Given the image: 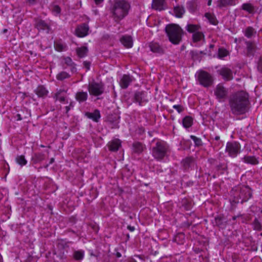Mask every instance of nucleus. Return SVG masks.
I'll list each match as a JSON object with an SVG mask.
<instances>
[{
	"label": "nucleus",
	"mask_w": 262,
	"mask_h": 262,
	"mask_svg": "<svg viewBox=\"0 0 262 262\" xmlns=\"http://www.w3.org/2000/svg\"><path fill=\"white\" fill-rule=\"evenodd\" d=\"M173 108L176 110L179 113L182 112L184 110V107L181 105H174L173 106Z\"/></svg>",
	"instance_id": "obj_48"
},
{
	"label": "nucleus",
	"mask_w": 262,
	"mask_h": 262,
	"mask_svg": "<svg viewBox=\"0 0 262 262\" xmlns=\"http://www.w3.org/2000/svg\"><path fill=\"white\" fill-rule=\"evenodd\" d=\"M257 69L258 71L262 72V56L260 57L258 64H257Z\"/></svg>",
	"instance_id": "obj_50"
},
{
	"label": "nucleus",
	"mask_w": 262,
	"mask_h": 262,
	"mask_svg": "<svg viewBox=\"0 0 262 262\" xmlns=\"http://www.w3.org/2000/svg\"><path fill=\"white\" fill-rule=\"evenodd\" d=\"M235 5V0H218L216 5L220 8Z\"/></svg>",
	"instance_id": "obj_26"
},
{
	"label": "nucleus",
	"mask_w": 262,
	"mask_h": 262,
	"mask_svg": "<svg viewBox=\"0 0 262 262\" xmlns=\"http://www.w3.org/2000/svg\"><path fill=\"white\" fill-rule=\"evenodd\" d=\"M242 160L245 163L251 165H257L259 163V161L255 156H245Z\"/></svg>",
	"instance_id": "obj_25"
},
{
	"label": "nucleus",
	"mask_w": 262,
	"mask_h": 262,
	"mask_svg": "<svg viewBox=\"0 0 262 262\" xmlns=\"http://www.w3.org/2000/svg\"><path fill=\"white\" fill-rule=\"evenodd\" d=\"M88 97V94L86 92H78L75 95L76 100L80 103L86 101Z\"/></svg>",
	"instance_id": "obj_27"
},
{
	"label": "nucleus",
	"mask_w": 262,
	"mask_h": 262,
	"mask_svg": "<svg viewBox=\"0 0 262 262\" xmlns=\"http://www.w3.org/2000/svg\"><path fill=\"white\" fill-rule=\"evenodd\" d=\"M193 119L190 116L185 117L182 120V124L184 127L187 128L192 125Z\"/></svg>",
	"instance_id": "obj_35"
},
{
	"label": "nucleus",
	"mask_w": 262,
	"mask_h": 262,
	"mask_svg": "<svg viewBox=\"0 0 262 262\" xmlns=\"http://www.w3.org/2000/svg\"><path fill=\"white\" fill-rule=\"evenodd\" d=\"M62 65L63 69H66L67 68H69L72 73H75L77 71L76 64L73 61L71 58L69 57H64L62 58Z\"/></svg>",
	"instance_id": "obj_12"
},
{
	"label": "nucleus",
	"mask_w": 262,
	"mask_h": 262,
	"mask_svg": "<svg viewBox=\"0 0 262 262\" xmlns=\"http://www.w3.org/2000/svg\"><path fill=\"white\" fill-rule=\"evenodd\" d=\"M252 196V191L250 188L247 186H244L237 190L234 194L233 202L235 204H242L247 202Z\"/></svg>",
	"instance_id": "obj_5"
},
{
	"label": "nucleus",
	"mask_w": 262,
	"mask_h": 262,
	"mask_svg": "<svg viewBox=\"0 0 262 262\" xmlns=\"http://www.w3.org/2000/svg\"><path fill=\"white\" fill-rule=\"evenodd\" d=\"M120 40L126 48H129L133 46V39L129 35L123 36Z\"/></svg>",
	"instance_id": "obj_24"
},
{
	"label": "nucleus",
	"mask_w": 262,
	"mask_h": 262,
	"mask_svg": "<svg viewBox=\"0 0 262 262\" xmlns=\"http://www.w3.org/2000/svg\"><path fill=\"white\" fill-rule=\"evenodd\" d=\"M212 223L214 226L219 228L224 229L227 224V221L224 216L220 215L215 217Z\"/></svg>",
	"instance_id": "obj_14"
},
{
	"label": "nucleus",
	"mask_w": 262,
	"mask_h": 262,
	"mask_svg": "<svg viewBox=\"0 0 262 262\" xmlns=\"http://www.w3.org/2000/svg\"><path fill=\"white\" fill-rule=\"evenodd\" d=\"M212 3V0H208L207 2L208 6H210Z\"/></svg>",
	"instance_id": "obj_62"
},
{
	"label": "nucleus",
	"mask_w": 262,
	"mask_h": 262,
	"mask_svg": "<svg viewBox=\"0 0 262 262\" xmlns=\"http://www.w3.org/2000/svg\"><path fill=\"white\" fill-rule=\"evenodd\" d=\"M127 228L131 232H133L135 230V227L134 226H130V225L127 226Z\"/></svg>",
	"instance_id": "obj_54"
},
{
	"label": "nucleus",
	"mask_w": 262,
	"mask_h": 262,
	"mask_svg": "<svg viewBox=\"0 0 262 262\" xmlns=\"http://www.w3.org/2000/svg\"><path fill=\"white\" fill-rule=\"evenodd\" d=\"M130 4L124 0H115L111 8V12L116 21L122 19L128 14Z\"/></svg>",
	"instance_id": "obj_2"
},
{
	"label": "nucleus",
	"mask_w": 262,
	"mask_h": 262,
	"mask_svg": "<svg viewBox=\"0 0 262 262\" xmlns=\"http://www.w3.org/2000/svg\"><path fill=\"white\" fill-rule=\"evenodd\" d=\"M50 9L55 15H57L60 13L61 8L56 3H53L50 6Z\"/></svg>",
	"instance_id": "obj_38"
},
{
	"label": "nucleus",
	"mask_w": 262,
	"mask_h": 262,
	"mask_svg": "<svg viewBox=\"0 0 262 262\" xmlns=\"http://www.w3.org/2000/svg\"><path fill=\"white\" fill-rule=\"evenodd\" d=\"M35 26L37 29L39 30H47V32H49V30H50L49 25L45 20L41 19L37 20Z\"/></svg>",
	"instance_id": "obj_28"
},
{
	"label": "nucleus",
	"mask_w": 262,
	"mask_h": 262,
	"mask_svg": "<svg viewBox=\"0 0 262 262\" xmlns=\"http://www.w3.org/2000/svg\"><path fill=\"white\" fill-rule=\"evenodd\" d=\"M16 117L17 118L16 120L17 121H20L22 120V118L21 117V115L19 114H17L16 115Z\"/></svg>",
	"instance_id": "obj_55"
},
{
	"label": "nucleus",
	"mask_w": 262,
	"mask_h": 262,
	"mask_svg": "<svg viewBox=\"0 0 262 262\" xmlns=\"http://www.w3.org/2000/svg\"><path fill=\"white\" fill-rule=\"evenodd\" d=\"M104 85L102 83L92 82L89 84L88 90L90 95L98 96L104 92Z\"/></svg>",
	"instance_id": "obj_9"
},
{
	"label": "nucleus",
	"mask_w": 262,
	"mask_h": 262,
	"mask_svg": "<svg viewBox=\"0 0 262 262\" xmlns=\"http://www.w3.org/2000/svg\"><path fill=\"white\" fill-rule=\"evenodd\" d=\"M96 4H99L101 3H102L103 0H94Z\"/></svg>",
	"instance_id": "obj_58"
},
{
	"label": "nucleus",
	"mask_w": 262,
	"mask_h": 262,
	"mask_svg": "<svg viewBox=\"0 0 262 262\" xmlns=\"http://www.w3.org/2000/svg\"><path fill=\"white\" fill-rule=\"evenodd\" d=\"M198 80L200 83L204 87L210 86L213 81L212 76L208 72L202 71L198 75Z\"/></svg>",
	"instance_id": "obj_8"
},
{
	"label": "nucleus",
	"mask_w": 262,
	"mask_h": 262,
	"mask_svg": "<svg viewBox=\"0 0 262 262\" xmlns=\"http://www.w3.org/2000/svg\"><path fill=\"white\" fill-rule=\"evenodd\" d=\"M173 241L178 244H183L185 241V235L183 233H178L173 238Z\"/></svg>",
	"instance_id": "obj_36"
},
{
	"label": "nucleus",
	"mask_w": 262,
	"mask_h": 262,
	"mask_svg": "<svg viewBox=\"0 0 262 262\" xmlns=\"http://www.w3.org/2000/svg\"><path fill=\"white\" fill-rule=\"evenodd\" d=\"M249 104V95L243 91L235 93L229 99L231 112L235 115L245 114L248 111Z\"/></svg>",
	"instance_id": "obj_1"
},
{
	"label": "nucleus",
	"mask_w": 262,
	"mask_h": 262,
	"mask_svg": "<svg viewBox=\"0 0 262 262\" xmlns=\"http://www.w3.org/2000/svg\"><path fill=\"white\" fill-rule=\"evenodd\" d=\"M165 0H153L152 7L157 10H162L164 9V4Z\"/></svg>",
	"instance_id": "obj_30"
},
{
	"label": "nucleus",
	"mask_w": 262,
	"mask_h": 262,
	"mask_svg": "<svg viewBox=\"0 0 262 262\" xmlns=\"http://www.w3.org/2000/svg\"><path fill=\"white\" fill-rule=\"evenodd\" d=\"M255 33H256V31L252 27H247L245 31V35L248 38H251Z\"/></svg>",
	"instance_id": "obj_44"
},
{
	"label": "nucleus",
	"mask_w": 262,
	"mask_h": 262,
	"mask_svg": "<svg viewBox=\"0 0 262 262\" xmlns=\"http://www.w3.org/2000/svg\"><path fill=\"white\" fill-rule=\"evenodd\" d=\"M183 206L184 207L186 210H189L191 208V204L187 202L186 200H184L183 202Z\"/></svg>",
	"instance_id": "obj_49"
},
{
	"label": "nucleus",
	"mask_w": 262,
	"mask_h": 262,
	"mask_svg": "<svg viewBox=\"0 0 262 262\" xmlns=\"http://www.w3.org/2000/svg\"><path fill=\"white\" fill-rule=\"evenodd\" d=\"M69 106H70V108H73L74 107V103H73V102H71L70 103V104H69Z\"/></svg>",
	"instance_id": "obj_60"
},
{
	"label": "nucleus",
	"mask_w": 262,
	"mask_h": 262,
	"mask_svg": "<svg viewBox=\"0 0 262 262\" xmlns=\"http://www.w3.org/2000/svg\"><path fill=\"white\" fill-rule=\"evenodd\" d=\"M214 139L216 141L219 140L220 139V137L218 136H216L215 137Z\"/></svg>",
	"instance_id": "obj_63"
},
{
	"label": "nucleus",
	"mask_w": 262,
	"mask_h": 262,
	"mask_svg": "<svg viewBox=\"0 0 262 262\" xmlns=\"http://www.w3.org/2000/svg\"><path fill=\"white\" fill-rule=\"evenodd\" d=\"M35 93L38 96V97L45 98L48 94V91L46 88L42 85H38L37 88L34 90Z\"/></svg>",
	"instance_id": "obj_20"
},
{
	"label": "nucleus",
	"mask_w": 262,
	"mask_h": 262,
	"mask_svg": "<svg viewBox=\"0 0 262 262\" xmlns=\"http://www.w3.org/2000/svg\"><path fill=\"white\" fill-rule=\"evenodd\" d=\"M226 152L231 158L236 157L241 152V145L238 142H228L226 144Z\"/></svg>",
	"instance_id": "obj_6"
},
{
	"label": "nucleus",
	"mask_w": 262,
	"mask_h": 262,
	"mask_svg": "<svg viewBox=\"0 0 262 262\" xmlns=\"http://www.w3.org/2000/svg\"><path fill=\"white\" fill-rule=\"evenodd\" d=\"M190 138L194 141L195 146H200L202 145V140L195 136H190Z\"/></svg>",
	"instance_id": "obj_46"
},
{
	"label": "nucleus",
	"mask_w": 262,
	"mask_h": 262,
	"mask_svg": "<svg viewBox=\"0 0 262 262\" xmlns=\"http://www.w3.org/2000/svg\"><path fill=\"white\" fill-rule=\"evenodd\" d=\"M133 101L140 106L144 105L148 101L147 93L144 91H137L134 93Z\"/></svg>",
	"instance_id": "obj_10"
},
{
	"label": "nucleus",
	"mask_w": 262,
	"mask_h": 262,
	"mask_svg": "<svg viewBox=\"0 0 262 262\" xmlns=\"http://www.w3.org/2000/svg\"><path fill=\"white\" fill-rule=\"evenodd\" d=\"M38 0H25L26 4L28 5H34L38 2Z\"/></svg>",
	"instance_id": "obj_51"
},
{
	"label": "nucleus",
	"mask_w": 262,
	"mask_h": 262,
	"mask_svg": "<svg viewBox=\"0 0 262 262\" xmlns=\"http://www.w3.org/2000/svg\"><path fill=\"white\" fill-rule=\"evenodd\" d=\"M16 161L17 163L21 166L26 165L27 163V161L26 160L25 156L23 155L17 156L16 157Z\"/></svg>",
	"instance_id": "obj_41"
},
{
	"label": "nucleus",
	"mask_w": 262,
	"mask_h": 262,
	"mask_svg": "<svg viewBox=\"0 0 262 262\" xmlns=\"http://www.w3.org/2000/svg\"><path fill=\"white\" fill-rule=\"evenodd\" d=\"M133 81V77L129 75H123L120 80V85L121 88L126 89Z\"/></svg>",
	"instance_id": "obj_16"
},
{
	"label": "nucleus",
	"mask_w": 262,
	"mask_h": 262,
	"mask_svg": "<svg viewBox=\"0 0 262 262\" xmlns=\"http://www.w3.org/2000/svg\"><path fill=\"white\" fill-rule=\"evenodd\" d=\"M204 38V35L203 33L199 31L192 35V39L193 41L194 42H197L201 41L202 39Z\"/></svg>",
	"instance_id": "obj_37"
},
{
	"label": "nucleus",
	"mask_w": 262,
	"mask_h": 262,
	"mask_svg": "<svg viewBox=\"0 0 262 262\" xmlns=\"http://www.w3.org/2000/svg\"><path fill=\"white\" fill-rule=\"evenodd\" d=\"M121 141L118 139H115L109 142L107 146L110 151L115 152L118 150L121 146Z\"/></svg>",
	"instance_id": "obj_17"
},
{
	"label": "nucleus",
	"mask_w": 262,
	"mask_h": 262,
	"mask_svg": "<svg viewBox=\"0 0 262 262\" xmlns=\"http://www.w3.org/2000/svg\"><path fill=\"white\" fill-rule=\"evenodd\" d=\"M214 93L220 102H224L228 95V90L222 84L220 83L216 86Z\"/></svg>",
	"instance_id": "obj_7"
},
{
	"label": "nucleus",
	"mask_w": 262,
	"mask_h": 262,
	"mask_svg": "<svg viewBox=\"0 0 262 262\" xmlns=\"http://www.w3.org/2000/svg\"><path fill=\"white\" fill-rule=\"evenodd\" d=\"M149 47L151 51L158 54L164 53L163 48L157 42H152L149 43Z\"/></svg>",
	"instance_id": "obj_21"
},
{
	"label": "nucleus",
	"mask_w": 262,
	"mask_h": 262,
	"mask_svg": "<svg viewBox=\"0 0 262 262\" xmlns=\"http://www.w3.org/2000/svg\"><path fill=\"white\" fill-rule=\"evenodd\" d=\"M185 29L189 33L194 34L200 31L201 27L198 25L188 24Z\"/></svg>",
	"instance_id": "obj_34"
},
{
	"label": "nucleus",
	"mask_w": 262,
	"mask_h": 262,
	"mask_svg": "<svg viewBox=\"0 0 262 262\" xmlns=\"http://www.w3.org/2000/svg\"><path fill=\"white\" fill-rule=\"evenodd\" d=\"M217 168L219 170H220V169L224 170L226 168V166L225 164H219V165H217Z\"/></svg>",
	"instance_id": "obj_53"
},
{
	"label": "nucleus",
	"mask_w": 262,
	"mask_h": 262,
	"mask_svg": "<svg viewBox=\"0 0 262 262\" xmlns=\"http://www.w3.org/2000/svg\"><path fill=\"white\" fill-rule=\"evenodd\" d=\"M209 161L210 163L213 164L215 161V160H214L213 159H209Z\"/></svg>",
	"instance_id": "obj_59"
},
{
	"label": "nucleus",
	"mask_w": 262,
	"mask_h": 262,
	"mask_svg": "<svg viewBox=\"0 0 262 262\" xmlns=\"http://www.w3.org/2000/svg\"><path fill=\"white\" fill-rule=\"evenodd\" d=\"M145 146L139 142H135L133 144V151L134 153L140 154L145 149Z\"/></svg>",
	"instance_id": "obj_23"
},
{
	"label": "nucleus",
	"mask_w": 262,
	"mask_h": 262,
	"mask_svg": "<svg viewBox=\"0 0 262 262\" xmlns=\"http://www.w3.org/2000/svg\"><path fill=\"white\" fill-rule=\"evenodd\" d=\"M83 65L86 68L87 70L90 69V62L89 61H84L83 62Z\"/></svg>",
	"instance_id": "obj_52"
},
{
	"label": "nucleus",
	"mask_w": 262,
	"mask_h": 262,
	"mask_svg": "<svg viewBox=\"0 0 262 262\" xmlns=\"http://www.w3.org/2000/svg\"><path fill=\"white\" fill-rule=\"evenodd\" d=\"M253 229L257 231L262 230V224L257 218H255L253 222Z\"/></svg>",
	"instance_id": "obj_42"
},
{
	"label": "nucleus",
	"mask_w": 262,
	"mask_h": 262,
	"mask_svg": "<svg viewBox=\"0 0 262 262\" xmlns=\"http://www.w3.org/2000/svg\"><path fill=\"white\" fill-rule=\"evenodd\" d=\"M55 49L56 51L61 52L64 50L65 46L59 42H55L54 45Z\"/></svg>",
	"instance_id": "obj_47"
},
{
	"label": "nucleus",
	"mask_w": 262,
	"mask_h": 262,
	"mask_svg": "<svg viewBox=\"0 0 262 262\" xmlns=\"http://www.w3.org/2000/svg\"><path fill=\"white\" fill-rule=\"evenodd\" d=\"M165 32L169 40L173 45H179L182 41L183 31L176 24H169L165 27Z\"/></svg>",
	"instance_id": "obj_3"
},
{
	"label": "nucleus",
	"mask_w": 262,
	"mask_h": 262,
	"mask_svg": "<svg viewBox=\"0 0 262 262\" xmlns=\"http://www.w3.org/2000/svg\"><path fill=\"white\" fill-rule=\"evenodd\" d=\"M89 27L85 23L82 24L78 26L75 30L76 35L79 37H83L88 34Z\"/></svg>",
	"instance_id": "obj_13"
},
{
	"label": "nucleus",
	"mask_w": 262,
	"mask_h": 262,
	"mask_svg": "<svg viewBox=\"0 0 262 262\" xmlns=\"http://www.w3.org/2000/svg\"><path fill=\"white\" fill-rule=\"evenodd\" d=\"M84 252L82 250L75 251L73 253V257L75 260H81L83 258Z\"/></svg>",
	"instance_id": "obj_40"
},
{
	"label": "nucleus",
	"mask_w": 262,
	"mask_h": 262,
	"mask_svg": "<svg viewBox=\"0 0 262 262\" xmlns=\"http://www.w3.org/2000/svg\"><path fill=\"white\" fill-rule=\"evenodd\" d=\"M8 31V30L7 29H4L3 30V33H7Z\"/></svg>",
	"instance_id": "obj_64"
},
{
	"label": "nucleus",
	"mask_w": 262,
	"mask_h": 262,
	"mask_svg": "<svg viewBox=\"0 0 262 262\" xmlns=\"http://www.w3.org/2000/svg\"><path fill=\"white\" fill-rule=\"evenodd\" d=\"M229 52L224 48H219L218 50V57L223 59L229 55Z\"/></svg>",
	"instance_id": "obj_43"
},
{
	"label": "nucleus",
	"mask_w": 262,
	"mask_h": 262,
	"mask_svg": "<svg viewBox=\"0 0 262 262\" xmlns=\"http://www.w3.org/2000/svg\"><path fill=\"white\" fill-rule=\"evenodd\" d=\"M170 152L169 146L168 144L163 141L158 140L152 148V155L157 161H162L167 157Z\"/></svg>",
	"instance_id": "obj_4"
},
{
	"label": "nucleus",
	"mask_w": 262,
	"mask_h": 262,
	"mask_svg": "<svg viewBox=\"0 0 262 262\" xmlns=\"http://www.w3.org/2000/svg\"><path fill=\"white\" fill-rule=\"evenodd\" d=\"M70 77V75L69 73H68L64 71H62V72L59 73L56 75V79L59 81H62L64 79L69 78Z\"/></svg>",
	"instance_id": "obj_39"
},
{
	"label": "nucleus",
	"mask_w": 262,
	"mask_h": 262,
	"mask_svg": "<svg viewBox=\"0 0 262 262\" xmlns=\"http://www.w3.org/2000/svg\"><path fill=\"white\" fill-rule=\"evenodd\" d=\"M71 108L70 107V106H66L65 107V110H66V114H68V113L69 112V111L70 110Z\"/></svg>",
	"instance_id": "obj_56"
},
{
	"label": "nucleus",
	"mask_w": 262,
	"mask_h": 262,
	"mask_svg": "<svg viewBox=\"0 0 262 262\" xmlns=\"http://www.w3.org/2000/svg\"><path fill=\"white\" fill-rule=\"evenodd\" d=\"M76 53L78 56L80 58L85 57L88 52V49L86 47L82 46L77 48L76 49Z\"/></svg>",
	"instance_id": "obj_33"
},
{
	"label": "nucleus",
	"mask_w": 262,
	"mask_h": 262,
	"mask_svg": "<svg viewBox=\"0 0 262 262\" xmlns=\"http://www.w3.org/2000/svg\"><path fill=\"white\" fill-rule=\"evenodd\" d=\"M85 116L89 119H92L94 121L96 122H98L99 121V119L100 118L101 115L100 113V111L98 110H95L94 112H86L85 113Z\"/></svg>",
	"instance_id": "obj_22"
},
{
	"label": "nucleus",
	"mask_w": 262,
	"mask_h": 262,
	"mask_svg": "<svg viewBox=\"0 0 262 262\" xmlns=\"http://www.w3.org/2000/svg\"><path fill=\"white\" fill-rule=\"evenodd\" d=\"M173 12L177 17L181 18L185 13V10L184 7L178 5L174 7Z\"/></svg>",
	"instance_id": "obj_31"
},
{
	"label": "nucleus",
	"mask_w": 262,
	"mask_h": 262,
	"mask_svg": "<svg viewBox=\"0 0 262 262\" xmlns=\"http://www.w3.org/2000/svg\"><path fill=\"white\" fill-rule=\"evenodd\" d=\"M54 162V158H51L50 159V163H49V164H52L53 162Z\"/></svg>",
	"instance_id": "obj_61"
},
{
	"label": "nucleus",
	"mask_w": 262,
	"mask_h": 262,
	"mask_svg": "<svg viewBox=\"0 0 262 262\" xmlns=\"http://www.w3.org/2000/svg\"><path fill=\"white\" fill-rule=\"evenodd\" d=\"M217 72L225 81H230L233 78L232 71L226 67L221 68Z\"/></svg>",
	"instance_id": "obj_11"
},
{
	"label": "nucleus",
	"mask_w": 262,
	"mask_h": 262,
	"mask_svg": "<svg viewBox=\"0 0 262 262\" xmlns=\"http://www.w3.org/2000/svg\"><path fill=\"white\" fill-rule=\"evenodd\" d=\"M66 90L61 89L57 90L56 92L54 95L53 98H55L56 100H59L61 103H68V101L66 98Z\"/></svg>",
	"instance_id": "obj_15"
},
{
	"label": "nucleus",
	"mask_w": 262,
	"mask_h": 262,
	"mask_svg": "<svg viewBox=\"0 0 262 262\" xmlns=\"http://www.w3.org/2000/svg\"><path fill=\"white\" fill-rule=\"evenodd\" d=\"M183 167L185 170H188L194 165V159L192 157H187L182 161Z\"/></svg>",
	"instance_id": "obj_19"
},
{
	"label": "nucleus",
	"mask_w": 262,
	"mask_h": 262,
	"mask_svg": "<svg viewBox=\"0 0 262 262\" xmlns=\"http://www.w3.org/2000/svg\"><path fill=\"white\" fill-rule=\"evenodd\" d=\"M241 9L251 14H254L256 11V7L249 2L243 4L241 6Z\"/></svg>",
	"instance_id": "obj_18"
},
{
	"label": "nucleus",
	"mask_w": 262,
	"mask_h": 262,
	"mask_svg": "<svg viewBox=\"0 0 262 262\" xmlns=\"http://www.w3.org/2000/svg\"><path fill=\"white\" fill-rule=\"evenodd\" d=\"M45 158V155L41 152L35 153L32 157V161L35 164L40 162Z\"/></svg>",
	"instance_id": "obj_32"
},
{
	"label": "nucleus",
	"mask_w": 262,
	"mask_h": 262,
	"mask_svg": "<svg viewBox=\"0 0 262 262\" xmlns=\"http://www.w3.org/2000/svg\"><path fill=\"white\" fill-rule=\"evenodd\" d=\"M128 262H137L135 259L130 258L128 260Z\"/></svg>",
	"instance_id": "obj_57"
},
{
	"label": "nucleus",
	"mask_w": 262,
	"mask_h": 262,
	"mask_svg": "<svg viewBox=\"0 0 262 262\" xmlns=\"http://www.w3.org/2000/svg\"><path fill=\"white\" fill-rule=\"evenodd\" d=\"M247 50V55L249 56H253L255 50L256 46L255 44L252 41L246 42Z\"/></svg>",
	"instance_id": "obj_29"
},
{
	"label": "nucleus",
	"mask_w": 262,
	"mask_h": 262,
	"mask_svg": "<svg viewBox=\"0 0 262 262\" xmlns=\"http://www.w3.org/2000/svg\"><path fill=\"white\" fill-rule=\"evenodd\" d=\"M205 17L209 20L210 23L212 25H216L217 20L215 16L209 13H206L205 14Z\"/></svg>",
	"instance_id": "obj_45"
}]
</instances>
